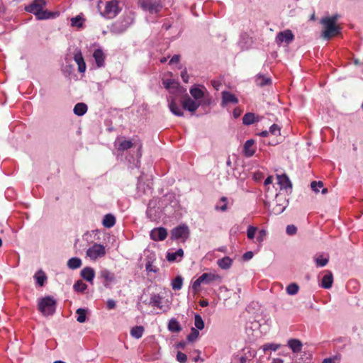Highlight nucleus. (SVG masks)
<instances>
[{
	"mask_svg": "<svg viewBox=\"0 0 363 363\" xmlns=\"http://www.w3.org/2000/svg\"><path fill=\"white\" fill-rule=\"evenodd\" d=\"M93 57L98 67L104 66L105 55L101 49H96L93 53Z\"/></svg>",
	"mask_w": 363,
	"mask_h": 363,
	"instance_id": "nucleus-23",
	"label": "nucleus"
},
{
	"mask_svg": "<svg viewBox=\"0 0 363 363\" xmlns=\"http://www.w3.org/2000/svg\"><path fill=\"white\" fill-rule=\"evenodd\" d=\"M272 363H284V361L280 358H274L273 359Z\"/></svg>",
	"mask_w": 363,
	"mask_h": 363,
	"instance_id": "nucleus-64",
	"label": "nucleus"
},
{
	"mask_svg": "<svg viewBox=\"0 0 363 363\" xmlns=\"http://www.w3.org/2000/svg\"><path fill=\"white\" fill-rule=\"evenodd\" d=\"M179 59H180L179 55H174V56L171 58V60H170V61H169V63H170V64L178 63V62H179Z\"/></svg>",
	"mask_w": 363,
	"mask_h": 363,
	"instance_id": "nucleus-60",
	"label": "nucleus"
},
{
	"mask_svg": "<svg viewBox=\"0 0 363 363\" xmlns=\"http://www.w3.org/2000/svg\"><path fill=\"white\" fill-rule=\"evenodd\" d=\"M137 189L138 190L139 196H141L140 192H143V194H146L150 191V186L149 185H147V186H145V184L142 182L141 179H139Z\"/></svg>",
	"mask_w": 363,
	"mask_h": 363,
	"instance_id": "nucleus-42",
	"label": "nucleus"
},
{
	"mask_svg": "<svg viewBox=\"0 0 363 363\" xmlns=\"http://www.w3.org/2000/svg\"><path fill=\"white\" fill-rule=\"evenodd\" d=\"M276 206L273 208V212L275 214L281 213L288 205V201L285 197H281V195L276 194Z\"/></svg>",
	"mask_w": 363,
	"mask_h": 363,
	"instance_id": "nucleus-15",
	"label": "nucleus"
},
{
	"mask_svg": "<svg viewBox=\"0 0 363 363\" xmlns=\"http://www.w3.org/2000/svg\"><path fill=\"white\" fill-rule=\"evenodd\" d=\"M286 232L289 235H294L297 232V228L294 225H289L286 226Z\"/></svg>",
	"mask_w": 363,
	"mask_h": 363,
	"instance_id": "nucleus-54",
	"label": "nucleus"
},
{
	"mask_svg": "<svg viewBox=\"0 0 363 363\" xmlns=\"http://www.w3.org/2000/svg\"><path fill=\"white\" fill-rule=\"evenodd\" d=\"M99 278L102 280L104 286L106 288L116 282L115 274L105 268L99 272Z\"/></svg>",
	"mask_w": 363,
	"mask_h": 363,
	"instance_id": "nucleus-13",
	"label": "nucleus"
},
{
	"mask_svg": "<svg viewBox=\"0 0 363 363\" xmlns=\"http://www.w3.org/2000/svg\"><path fill=\"white\" fill-rule=\"evenodd\" d=\"M86 309L78 308L76 311V313L77 315V320L80 323H84L86 319Z\"/></svg>",
	"mask_w": 363,
	"mask_h": 363,
	"instance_id": "nucleus-39",
	"label": "nucleus"
},
{
	"mask_svg": "<svg viewBox=\"0 0 363 363\" xmlns=\"http://www.w3.org/2000/svg\"><path fill=\"white\" fill-rule=\"evenodd\" d=\"M267 235V232L266 230H259L256 237V242L259 243V245H262V242L266 239Z\"/></svg>",
	"mask_w": 363,
	"mask_h": 363,
	"instance_id": "nucleus-47",
	"label": "nucleus"
},
{
	"mask_svg": "<svg viewBox=\"0 0 363 363\" xmlns=\"http://www.w3.org/2000/svg\"><path fill=\"white\" fill-rule=\"evenodd\" d=\"M153 204L155 203L153 201H150L148 204L147 210V214L149 218H150L152 220H155L157 218V216L154 212V206Z\"/></svg>",
	"mask_w": 363,
	"mask_h": 363,
	"instance_id": "nucleus-48",
	"label": "nucleus"
},
{
	"mask_svg": "<svg viewBox=\"0 0 363 363\" xmlns=\"http://www.w3.org/2000/svg\"><path fill=\"white\" fill-rule=\"evenodd\" d=\"M273 178L272 177L269 176L264 180V185L267 186L270 184L272 182Z\"/></svg>",
	"mask_w": 363,
	"mask_h": 363,
	"instance_id": "nucleus-61",
	"label": "nucleus"
},
{
	"mask_svg": "<svg viewBox=\"0 0 363 363\" xmlns=\"http://www.w3.org/2000/svg\"><path fill=\"white\" fill-rule=\"evenodd\" d=\"M180 101L182 105V108L189 112H195L198 108L201 106L199 102H197L195 99L190 97L186 92L178 97L177 103Z\"/></svg>",
	"mask_w": 363,
	"mask_h": 363,
	"instance_id": "nucleus-8",
	"label": "nucleus"
},
{
	"mask_svg": "<svg viewBox=\"0 0 363 363\" xmlns=\"http://www.w3.org/2000/svg\"><path fill=\"white\" fill-rule=\"evenodd\" d=\"M255 141L252 139L247 140L243 146V153L246 157H252L255 152L254 147Z\"/></svg>",
	"mask_w": 363,
	"mask_h": 363,
	"instance_id": "nucleus-18",
	"label": "nucleus"
},
{
	"mask_svg": "<svg viewBox=\"0 0 363 363\" xmlns=\"http://www.w3.org/2000/svg\"><path fill=\"white\" fill-rule=\"evenodd\" d=\"M162 298L159 294H152L150 297L149 304L154 307L162 308Z\"/></svg>",
	"mask_w": 363,
	"mask_h": 363,
	"instance_id": "nucleus-34",
	"label": "nucleus"
},
{
	"mask_svg": "<svg viewBox=\"0 0 363 363\" xmlns=\"http://www.w3.org/2000/svg\"><path fill=\"white\" fill-rule=\"evenodd\" d=\"M140 7L150 13H157L162 9V4L159 0H139Z\"/></svg>",
	"mask_w": 363,
	"mask_h": 363,
	"instance_id": "nucleus-11",
	"label": "nucleus"
},
{
	"mask_svg": "<svg viewBox=\"0 0 363 363\" xmlns=\"http://www.w3.org/2000/svg\"><path fill=\"white\" fill-rule=\"evenodd\" d=\"M323 183L321 181H313L311 183V188L315 193H318L320 191V189L323 188Z\"/></svg>",
	"mask_w": 363,
	"mask_h": 363,
	"instance_id": "nucleus-50",
	"label": "nucleus"
},
{
	"mask_svg": "<svg viewBox=\"0 0 363 363\" xmlns=\"http://www.w3.org/2000/svg\"><path fill=\"white\" fill-rule=\"evenodd\" d=\"M253 252L252 251H248L243 255L242 258L244 260L248 261L251 259L253 257Z\"/></svg>",
	"mask_w": 363,
	"mask_h": 363,
	"instance_id": "nucleus-57",
	"label": "nucleus"
},
{
	"mask_svg": "<svg viewBox=\"0 0 363 363\" xmlns=\"http://www.w3.org/2000/svg\"><path fill=\"white\" fill-rule=\"evenodd\" d=\"M181 77L184 82L187 83L189 82V74L187 73L186 69H184L181 72Z\"/></svg>",
	"mask_w": 363,
	"mask_h": 363,
	"instance_id": "nucleus-56",
	"label": "nucleus"
},
{
	"mask_svg": "<svg viewBox=\"0 0 363 363\" xmlns=\"http://www.w3.org/2000/svg\"><path fill=\"white\" fill-rule=\"evenodd\" d=\"M183 278L181 276H177L172 281V287L174 290H180L183 286Z\"/></svg>",
	"mask_w": 363,
	"mask_h": 363,
	"instance_id": "nucleus-40",
	"label": "nucleus"
},
{
	"mask_svg": "<svg viewBox=\"0 0 363 363\" xmlns=\"http://www.w3.org/2000/svg\"><path fill=\"white\" fill-rule=\"evenodd\" d=\"M269 133L274 135H280L281 133V128L277 124H273L269 128Z\"/></svg>",
	"mask_w": 363,
	"mask_h": 363,
	"instance_id": "nucleus-53",
	"label": "nucleus"
},
{
	"mask_svg": "<svg viewBox=\"0 0 363 363\" xmlns=\"http://www.w3.org/2000/svg\"><path fill=\"white\" fill-rule=\"evenodd\" d=\"M299 291V286L296 283H291L289 284L286 288V291L288 295L294 296L298 294Z\"/></svg>",
	"mask_w": 363,
	"mask_h": 363,
	"instance_id": "nucleus-38",
	"label": "nucleus"
},
{
	"mask_svg": "<svg viewBox=\"0 0 363 363\" xmlns=\"http://www.w3.org/2000/svg\"><path fill=\"white\" fill-rule=\"evenodd\" d=\"M133 20L131 16H127L116 21L111 28V31L115 34L123 33L133 23Z\"/></svg>",
	"mask_w": 363,
	"mask_h": 363,
	"instance_id": "nucleus-9",
	"label": "nucleus"
},
{
	"mask_svg": "<svg viewBox=\"0 0 363 363\" xmlns=\"http://www.w3.org/2000/svg\"><path fill=\"white\" fill-rule=\"evenodd\" d=\"M81 276L84 279L92 284L95 277V272L93 268L86 267L81 271Z\"/></svg>",
	"mask_w": 363,
	"mask_h": 363,
	"instance_id": "nucleus-22",
	"label": "nucleus"
},
{
	"mask_svg": "<svg viewBox=\"0 0 363 363\" xmlns=\"http://www.w3.org/2000/svg\"><path fill=\"white\" fill-rule=\"evenodd\" d=\"M255 82L257 85L264 86L265 85L270 84L272 83V79L268 77L259 74L256 76Z\"/></svg>",
	"mask_w": 363,
	"mask_h": 363,
	"instance_id": "nucleus-31",
	"label": "nucleus"
},
{
	"mask_svg": "<svg viewBox=\"0 0 363 363\" xmlns=\"http://www.w3.org/2000/svg\"><path fill=\"white\" fill-rule=\"evenodd\" d=\"M87 111V106L85 104L78 103L74 106V113L79 116H83Z\"/></svg>",
	"mask_w": 363,
	"mask_h": 363,
	"instance_id": "nucleus-37",
	"label": "nucleus"
},
{
	"mask_svg": "<svg viewBox=\"0 0 363 363\" xmlns=\"http://www.w3.org/2000/svg\"><path fill=\"white\" fill-rule=\"evenodd\" d=\"M145 269L147 272L156 273L158 271V268L152 264V262L150 260L146 262Z\"/></svg>",
	"mask_w": 363,
	"mask_h": 363,
	"instance_id": "nucleus-52",
	"label": "nucleus"
},
{
	"mask_svg": "<svg viewBox=\"0 0 363 363\" xmlns=\"http://www.w3.org/2000/svg\"><path fill=\"white\" fill-rule=\"evenodd\" d=\"M259 118L258 116H256L252 113H247L244 115L242 118V123L245 125H249L252 124L255 121H259Z\"/></svg>",
	"mask_w": 363,
	"mask_h": 363,
	"instance_id": "nucleus-30",
	"label": "nucleus"
},
{
	"mask_svg": "<svg viewBox=\"0 0 363 363\" xmlns=\"http://www.w3.org/2000/svg\"><path fill=\"white\" fill-rule=\"evenodd\" d=\"M288 346L294 352L296 353L301 350L303 345L300 340L297 339H291L288 341Z\"/></svg>",
	"mask_w": 363,
	"mask_h": 363,
	"instance_id": "nucleus-28",
	"label": "nucleus"
},
{
	"mask_svg": "<svg viewBox=\"0 0 363 363\" xmlns=\"http://www.w3.org/2000/svg\"><path fill=\"white\" fill-rule=\"evenodd\" d=\"M45 4V0H34L31 4L26 7V10L33 13L38 20L48 19L52 16V13L43 10Z\"/></svg>",
	"mask_w": 363,
	"mask_h": 363,
	"instance_id": "nucleus-2",
	"label": "nucleus"
},
{
	"mask_svg": "<svg viewBox=\"0 0 363 363\" xmlns=\"http://www.w3.org/2000/svg\"><path fill=\"white\" fill-rule=\"evenodd\" d=\"M144 331L145 328L143 326H134L131 328L130 333L133 337L139 339L143 336Z\"/></svg>",
	"mask_w": 363,
	"mask_h": 363,
	"instance_id": "nucleus-32",
	"label": "nucleus"
},
{
	"mask_svg": "<svg viewBox=\"0 0 363 363\" xmlns=\"http://www.w3.org/2000/svg\"><path fill=\"white\" fill-rule=\"evenodd\" d=\"M333 283V276L332 272L327 271L325 274L322 278L320 286L323 289H330Z\"/></svg>",
	"mask_w": 363,
	"mask_h": 363,
	"instance_id": "nucleus-21",
	"label": "nucleus"
},
{
	"mask_svg": "<svg viewBox=\"0 0 363 363\" xmlns=\"http://www.w3.org/2000/svg\"><path fill=\"white\" fill-rule=\"evenodd\" d=\"M294 39V35L292 31L289 29L284 30V31L279 32L275 38V41L277 45H280L283 43L289 45Z\"/></svg>",
	"mask_w": 363,
	"mask_h": 363,
	"instance_id": "nucleus-14",
	"label": "nucleus"
},
{
	"mask_svg": "<svg viewBox=\"0 0 363 363\" xmlns=\"http://www.w3.org/2000/svg\"><path fill=\"white\" fill-rule=\"evenodd\" d=\"M189 92L191 97L199 102L201 106L211 104V100L208 97V93L204 86H193L189 89Z\"/></svg>",
	"mask_w": 363,
	"mask_h": 363,
	"instance_id": "nucleus-4",
	"label": "nucleus"
},
{
	"mask_svg": "<svg viewBox=\"0 0 363 363\" xmlns=\"http://www.w3.org/2000/svg\"><path fill=\"white\" fill-rule=\"evenodd\" d=\"M116 224V217L111 214L108 213L104 216L102 220V225L106 228H111Z\"/></svg>",
	"mask_w": 363,
	"mask_h": 363,
	"instance_id": "nucleus-26",
	"label": "nucleus"
},
{
	"mask_svg": "<svg viewBox=\"0 0 363 363\" xmlns=\"http://www.w3.org/2000/svg\"><path fill=\"white\" fill-rule=\"evenodd\" d=\"M277 180L281 189H286L288 188H291V183L289 177L286 174L278 175Z\"/></svg>",
	"mask_w": 363,
	"mask_h": 363,
	"instance_id": "nucleus-25",
	"label": "nucleus"
},
{
	"mask_svg": "<svg viewBox=\"0 0 363 363\" xmlns=\"http://www.w3.org/2000/svg\"><path fill=\"white\" fill-rule=\"evenodd\" d=\"M168 329L173 333H178L182 330L179 323L174 318H172L168 323Z\"/></svg>",
	"mask_w": 363,
	"mask_h": 363,
	"instance_id": "nucleus-36",
	"label": "nucleus"
},
{
	"mask_svg": "<svg viewBox=\"0 0 363 363\" xmlns=\"http://www.w3.org/2000/svg\"><path fill=\"white\" fill-rule=\"evenodd\" d=\"M38 310L43 315H52L56 308V301L51 296H46L38 300Z\"/></svg>",
	"mask_w": 363,
	"mask_h": 363,
	"instance_id": "nucleus-5",
	"label": "nucleus"
},
{
	"mask_svg": "<svg viewBox=\"0 0 363 363\" xmlns=\"http://www.w3.org/2000/svg\"><path fill=\"white\" fill-rule=\"evenodd\" d=\"M199 335V330L196 328H191L190 334L188 335L187 339L189 341L192 342L194 341Z\"/></svg>",
	"mask_w": 363,
	"mask_h": 363,
	"instance_id": "nucleus-51",
	"label": "nucleus"
},
{
	"mask_svg": "<svg viewBox=\"0 0 363 363\" xmlns=\"http://www.w3.org/2000/svg\"><path fill=\"white\" fill-rule=\"evenodd\" d=\"M199 304L201 307H206L208 306V301L206 300H202L199 302Z\"/></svg>",
	"mask_w": 363,
	"mask_h": 363,
	"instance_id": "nucleus-62",
	"label": "nucleus"
},
{
	"mask_svg": "<svg viewBox=\"0 0 363 363\" xmlns=\"http://www.w3.org/2000/svg\"><path fill=\"white\" fill-rule=\"evenodd\" d=\"M339 18H340V16L338 14H335L332 16L325 17L324 18L326 20H329L331 22H333V23L336 24V22Z\"/></svg>",
	"mask_w": 363,
	"mask_h": 363,
	"instance_id": "nucleus-58",
	"label": "nucleus"
},
{
	"mask_svg": "<svg viewBox=\"0 0 363 363\" xmlns=\"http://www.w3.org/2000/svg\"><path fill=\"white\" fill-rule=\"evenodd\" d=\"M150 235L151 239L155 241H162L167 238V231L162 227L156 228L151 230Z\"/></svg>",
	"mask_w": 363,
	"mask_h": 363,
	"instance_id": "nucleus-16",
	"label": "nucleus"
},
{
	"mask_svg": "<svg viewBox=\"0 0 363 363\" xmlns=\"http://www.w3.org/2000/svg\"><path fill=\"white\" fill-rule=\"evenodd\" d=\"M82 259L79 257H72L67 261V267L70 269H76L82 266Z\"/></svg>",
	"mask_w": 363,
	"mask_h": 363,
	"instance_id": "nucleus-33",
	"label": "nucleus"
},
{
	"mask_svg": "<svg viewBox=\"0 0 363 363\" xmlns=\"http://www.w3.org/2000/svg\"><path fill=\"white\" fill-rule=\"evenodd\" d=\"M184 257V251L182 249H178L175 252H168L166 256L169 262H179Z\"/></svg>",
	"mask_w": 363,
	"mask_h": 363,
	"instance_id": "nucleus-20",
	"label": "nucleus"
},
{
	"mask_svg": "<svg viewBox=\"0 0 363 363\" xmlns=\"http://www.w3.org/2000/svg\"><path fill=\"white\" fill-rule=\"evenodd\" d=\"M313 259L317 267H322L328 264L329 257L328 255L324 256L323 255H316L314 256Z\"/></svg>",
	"mask_w": 363,
	"mask_h": 363,
	"instance_id": "nucleus-29",
	"label": "nucleus"
},
{
	"mask_svg": "<svg viewBox=\"0 0 363 363\" xmlns=\"http://www.w3.org/2000/svg\"><path fill=\"white\" fill-rule=\"evenodd\" d=\"M320 23L323 26L321 36L325 40H330L331 38L338 35L340 32V26L329 20L323 18L320 20Z\"/></svg>",
	"mask_w": 363,
	"mask_h": 363,
	"instance_id": "nucleus-6",
	"label": "nucleus"
},
{
	"mask_svg": "<svg viewBox=\"0 0 363 363\" xmlns=\"http://www.w3.org/2000/svg\"><path fill=\"white\" fill-rule=\"evenodd\" d=\"M233 264V259L229 257L226 256L222 259H219L217 261L218 266L222 269H228Z\"/></svg>",
	"mask_w": 363,
	"mask_h": 363,
	"instance_id": "nucleus-27",
	"label": "nucleus"
},
{
	"mask_svg": "<svg viewBox=\"0 0 363 363\" xmlns=\"http://www.w3.org/2000/svg\"><path fill=\"white\" fill-rule=\"evenodd\" d=\"M257 227H255V226H252V225H249L247 227V237L249 240H252L255 238V234L257 232Z\"/></svg>",
	"mask_w": 363,
	"mask_h": 363,
	"instance_id": "nucleus-49",
	"label": "nucleus"
},
{
	"mask_svg": "<svg viewBox=\"0 0 363 363\" xmlns=\"http://www.w3.org/2000/svg\"><path fill=\"white\" fill-rule=\"evenodd\" d=\"M189 236V229L187 225H179L171 232V238L172 240H181L184 242Z\"/></svg>",
	"mask_w": 363,
	"mask_h": 363,
	"instance_id": "nucleus-12",
	"label": "nucleus"
},
{
	"mask_svg": "<svg viewBox=\"0 0 363 363\" xmlns=\"http://www.w3.org/2000/svg\"><path fill=\"white\" fill-rule=\"evenodd\" d=\"M74 60L78 65V71L82 73L84 72L86 67L81 51L78 50L74 53Z\"/></svg>",
	"mask_w": 363,
	"mask_h": 363,
	"instance_id": "nucleus-19",
	"label": "nucleus"
},
{
	"mask_svg": "<svg viewBox=\"0 0 363 363\" xmlns=\"http://www.w3.org/2000/svg\"><path fill=\"white\" fill-rule=\"evenodd\" d=\"M106 254V250L104 245L94 243L86 252V256L91 261L103 258Z\"/></svg>",
	"mask_w": 363,
	"mask_h": 363,
	"instance_id": "nucleus-7",
	"label": "nucleus"
},
{
	"mask_svg": "<svg viewBox=\"0 0 363 363\" xmlns=\"http://www.w3.org/2000/svg\"><path fill=\"white\" fill-rule=\"evenodd\" d=\"M162 84L171 94L167 97L168 106L170 111L177 116H183L184 112L177 104L178 97L186 92V89L180 86L174 79H163Z\"/></svg>",
	"mask_w": 363,
	"mask_h": 363,
	"instance_id": "nucleus-1",
	"label": "nucleus"
},
{
	"mask_svg": "<svg viewBox=\"0 0 363 363\" xmlns=\"http://www.w3.org/2000/svg\"><path fill=\"white\" fill-rule=\"evenodd\" d=\"M281 347L280 344L277 343H266L262 346V350L266 352L268 350L277 351Z\"/></svg>",
	"mask_w": 363,
	"mask_h": 363,
	"instance_id": "nucleus-43",
	"label": "nucleus"
},
{
	"mask_svg": "<svg viewBox=\"0 0 363 363\" xmlns=\"http://www.w3.org/2000/svg\"><path fill=\"white\" fill-rule=\"evenodd\" d=\"M177 359L180 363H185L187 360V357L184 353L178 352L177 354Z\"/></svg>",
	"mask_w": 363,
	"mask_h": 363,
	"instance_id": "nucleus-55",
	"label": "nucleus"
},
{
	"mask_svg": "<svg viewBox=\"0 0 363 363\" xmlns=\"http://www.w3.org/2000/svg\"><path fill=\"white\" fill-rule=\"evenodd\" d=\"M221 277L215 273H203L194 280L191 284V288L195 294L200 291L201 284H210L213 281H220Z\"/></svg>",
	"mask_w": 363,
	"mask_h": 363,
	"instance_id": "nucleus-3",
	"label": "nucleus"
},
{
	"mask_svg": "<svg viewBox=\"0 0 363 363\" xmlns=\"http://www.w3.org/2000/svg\"><path fill=\"white\" fill-rule=\"evenodd\" d=\"M108 309H113L116 307V301L113 299H108L106 303Z\"/></svg>",
	"mask_w": 363,
	"mask_h": 363,
	"instance_id": "nucleus-59",
	"label": "nucleus"
},
{
	"mask_svg": "<svg viewBox=\"0 0 363 363\" xmlns=\"http://www.w3.org/2000/svg\"><path fill=\"white\" fill-rule=\"evenodd\" d=\"M194 325L197 330H203L204 328V322L201 316L199 314L194 315Z\"/></svg>",
	"mask_w": 363,
	"mask_h": 363,
	"instance_id": "nucleus-45",
	"label": "nucleus"
},
{
	"mask_svg": "<svg viewBox=\"0 0 363 363\" xmlns=\"http://www.w3.org/2000/svg\"><path fill=\"white\" fill-rule=\"evenodd\" d=\"M323 363H335V361L331 358H326L323 361Z\"/></svg>",
	"mask_w": 363,
	"mask_h": 363,
	"instance_id": "nucleus-63",
	"label": "nucleus"
},
{
	"mask_svg": "<svg viewBox=\"0 0 363 363\" xmlns=\"http://www.w3.org/2000/svg\"><path fill=\"white\" fill-rule=\"evenodd\" d=\"M120 11L118 2L116 0H112L106 3L105 9L101 14L106 18L111 19L115 18Z\"/></svg>",
	"mask_w": 363,
	"mask_h": 363,
	"instance_id": "nucleus-10",
	"label": "nucleus"
},
{
	"mask_svg": "<svg viewBox=\"0 0 363 363\" xmlns=\"http://www.w3.org/2000/svg\"><path fill=\"white\" fill-rule=\"evenodd\" d=\"M84 23V19L81 16H77L71 18V26L77 28H82Z\"/></svg>",
	"mask_w": 363,
	"mask_h": 363,
	"instance_id": "nucleus-44",
	"label": "nucleus"
},
{
	"mask_svg": "<svg viewBox=\"0 0 363 363\" xmlns=\"http://www.w3.org/2000/svg\"><path fill=\"white\" fill-rule=\"evenodd\" d=\"M73 288L77 292H83L87 289V285L82 280H78L74 284Z\"/></svg>",
	"mask_w": 363,
	"mask_h": 363,
	"instance_id": "nucleus-46",
	"label": "nucleus"
},
{
	"mask_svg": "<svg viewBox=\"0 0 363 363\" xmlns=\"http://www.w3.org/2000/svg\"><path fill=\"white\" fill-rule=\"evenodd\" d=\"M222 102L221 106H225L229 104H235L238 102V98L235 94L228 91H223L222 93Z\"/></svg>",
	"mask_w": 363,
	"mask_h": 363,
	"instance_id": "nucleus-17",
	"label": "nucleus"
},
{
	"mask_svg": "<svg viewBox=\"0 0 363 363\" xmlns=\"http://www.w3.org/2000/svg\"><path fill=\"white\" fill-rule=\"evenodd\" d=\"M133 143L130 140H124L123 138H118L115 142V146L118 150H125L130 148Z\"/></svg>",
	"mask_w": 363,
	"mask_h": 363,
	"instance_id": "nucleus-24",
	"label": "nucleus"
},
{
	"mask_svg": "<svg viewBox=\"0 0 363 363\" xmlns=\"http://www.w3.org/2000/svg\"><path fill=\"white\" fill-rule=\"evenodd\" d=\"M228 199L225 196H223L219 202L216 206V209L220 211H225L228 209L227 205Z\"/></svg>",
	"mask_w": 363,
	"mask_h": 363,
	"instance_id": "nucleus-41",
	"label": "nucleus"
},
{
	"mask_svg": "<svg viewBox=\"0 0 363 363\" xmlns=\"http://www.w3.org/2000/svg\"><path fill=\"white\" fill-rule=\"evenodd\" d=\"M34 279L39 286H43L47 279V277L44 272L39 270L35 274Z\"/></svg>",
	"mask_w": 363,
	"mask_h": 363,
	"instance_id": "nucleus-35",
	"label": "nucleus"
}]
</instances>
